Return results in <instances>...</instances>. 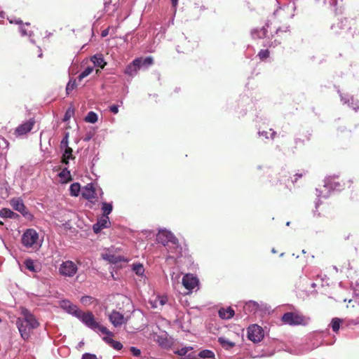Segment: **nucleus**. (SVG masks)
Returning <instances> with one entry per match:
<instances>
[{
    "label": "nucleus",
    "instance_id": "11",
    "mask_svg": "<svg viewBox=\"0 0 359 359\" xmlns=\"http://www.w3.org/2000/svg\"><path fill=\"white\" fill-rule=\"evenodd\" d=\"M198 283V278L192 274H187L182 278V284L189 290L194 289Z\"/></svg>",
    "mask_w": 359,
    "mask_h": 359
},
{
    "label": "nucleus",
    "instance_id": "15",
    "mask_svg": "<svg viewBox=\"0 0 359 359\" xmlns=\"http://www.w3.org/2000/svg\"><path fill=\"white\" fill-rule=\"evenodd\" d=\"M138 62H140V60H134L126 67L124 73L132 77L135 76L138 70H140V68L138 67Z\"/></svg>",
    "mask_w": 359,
    "mask_h": 359
},
{
    "label": "nucleus",
    "instance_id": "12",
    "mask_svg": "<svg viewBox=\"0 0 359 359\" xmlns=\"http://www.w3.org/2000/svg\"><path fill=\"white\" fill-rule=\"evenodd\" d=\"M81 195L85 199L89 201H92L93 199H95L96 198V193L93 184L89 183L83 187L81 189Z\"/></svg>",
    "mask_w": 359,
    "mask_h": 359
},
{
    "label": "nucleus",
    "instance_id": "59",
    "mask_svg": "<svg viewBox=\"0 0 359 359\" xmlns=\"http://www.w3.org/2000/svg\"><path fill=\"white\" fill-rule=\"evenodd\" d=\"M276 135V132L275 131H272L271 134V139H273L274 138V136Z\"/></svg>",
    "mask_w": 359,
    "mask_h": 359
},
{
    "label": "nucleus",
    "instance_id": "18",
    "mask_svg": "<svg viewBox=\"0 0 359 359\" xmlns=\"http://www.w3.org/2000/svg\"><path fill=\"white\" fill-rule=\"evenodd\" d=\"M259 308V304L255 301H249L245 303L243 309L246 313H255Z\"/></svg>",
    "mask_w": 359,
    "mask_h": 359
},
{
    "label": "nucleus",
    "instance_id": "31",
    "mask_svg": "<svg viewBox=\"0 0 359 359\" xmlns=\"http://www.w3.org/2000/svg\"><path fill=\"white\" fill-rule=\"evenodd\" d=\"M81 191V186L79 183L75 182L70 185L69 191L72 196H78Z\"/></svg>",
    "mask_w": 359,
    "mask_h": 359
},
{
    "label": "nucleus",
    "instance_id": "41",
    "mask_svg": "<svg viewBox=\"0 0 359 359\" xmlns=\"http://www.w3.org/2000/svg\"><path fill=\"white\" fill-rule=\"evenodd\" d=\"M59 177L60 178H62L67 181H69L72 180L71 178V174L69 170L67 169V168H65L60 173Z\"/></svg>",
    "mask_w": 359,
    "mask_h": 359
},
{
    "label": "nucleus",
    "instance_id": "21",
    "mask_svg": "<svg viewBox=\"0 0 359 359\" xmlns=\"http://www.w3.org/2000/svg\"><path fill=\"white\" fill-rule=\"evenodd\" d=\"M318 3H321L324 6H327L332 11L337 13V0H316Z\"/></svg>",
    "mask_w": 359,
    "mask_h": 359
},
{
    "label": "nucleus",
    "instance_id": "3",
    "mask_svg": "<svg viewBox=\"0 0 359 359\" xmlns=\"http://www.w3.org/2000/svg\"><path fill=\"white\" fill-rule=\"evenodd\" d=\"M156 240L166 247L170 253L173 254L172 257H179L182 255V247L179 244V241L171 231H159L156 236Z\"/></svg>",
    "mask_w": 359,
    "mask_h": 359
},
{
    "label": "nucleus",
    "instance_id": "42",
    "mask_svg": "<svg viewBox=\"0 0 359 359\" xmlns=\"http://www.w3.org/2000/svg\"><path fill=\"white\" fill-rule=\"evenodd\" d=\"M25 266L26 269L32 272H36L34 261L31 259H27L25 261Z\"/></svg>",
    "mask_w": 359,
    "mask_h": 359
},
{
    "label": "nucleus",
    "instance_id": "2",
    "mask_svg": "<svg viewBox=\"0 0 359 359\" xmlns=\"http://www.w3.org/2000/svg\"><path fill=\"white\" fill-rule=\"evenodd\" d=\"M22 317L16 320V325L21 335V337L27 340L29 338L32 331L39 327V323L27 309H22Z\"/></svg>",
    "mask_w": 359,
    "mask_h": 359
},
{
    "label": "nucleus",
    "instance_id": "64",
    "mask_svg": "<svg viewBox=\"0 0 359 359\" xmlns=\"http://www.w3.org/2000/svg\"><path fill=\"white\" fill-rule=\"evenodd\" d=\"M353 323L355 324V325L358 324L359 323V320H355Z\"/></svg>",
    "mask_w": 359,
    "mask_h": 359
},
{
    "label": "nucleus",
    "instance_id": "20",
    "mask_svg": "<svg viewBox=\"0 0 359 359\" xmlns=\"http://www.w3.org/2000/svg\"><path fill=\"white\" fill-rule=\"evenodd\" d=\"M341 100L344 102V104H348V106L351 107L355 111L359 109V100H355L353 97L351 98V102L349 99H346L342 95H340Z\"/></svg>",
    "mask_w": 359,
    "mask_h": 359
},
{
    "label": "nucleus",
    "instance_id": "46",
    "mask_svg": "<svg viewBox=\"0 0 359 359\" xmlns=\"http://www.w3.org/2000/svg\"><path fill=\"white\" fill-rule=\"evenodd\" d=\"M115 350L119 351L123 348V345L121 342L114 340L110 345Z\"/></svg>",
    "mask_w": 359,
    "mask_h": 359
},
{
    "label": "nucleus",
    "instance_id": "16",
    "mask_svg": "<svg viewBox=\"0 0 359 359\" xmlns=\"http://www.w3.org/2000/svg\"><path fill=\"white\" fill-rule=\"evenodd\" d=\"M218 314L222 319L229 320L234 316L235 312L231 307H228L226 309L222 308L219 310Z\"/></svg>",
    "mask_w": 359,
    "mask_h": 359
},
{
    "label": "nucleus",
    "instance_id": "26",
    "mask_svg": "<svg viewBox=\"0 0 359 359\" xmlns=\"http://www.w3.org/2000/svg\"><path fill=\"white\" fill-rule=\"evenodd\" d=\"M192 347L188 346V347H183L176 351L175 353L181 356H187L188 359H192L194 358V355L191 353H189L192 350Z\"/></svg>",
    "mask_w": 359,
    "mask_h": 359
},
{
    "label": "nucleus",
    "instance_id": "13",
    "mask_svg": "<svg viewBox=\"0 0 359 359\" xmlns=\"http://www.w3.org/2000/svg\"><path fill=\"white\" fill-rule=\"evenodd\" d=\"M35 121L33 119H29V121L20 124L15 129V134L17 135H23L29 132L34 126Z\"/></svg>",
    "mask_w": 359,
    "mask_h": 359
},
{
    "label": "nucleus",
    "instance_id": "24",
    "mask_svg": "<svg viewBox=\"0 0 359 359\" xmlns=\"http://www.w3.org/2000/svg\"><path fill=\"white\" fill-rule=\"evenodd\" d=\"M0 217L2 218L15 219L18 217V215L8 208H3L0 211Z\"/></svg>",
    "mask_w": 359,
    "mask_h": 359
},
{
    "label": "nucleus",
    "instance_id": "6",
    "mask_svg": "<svg viewBox=\"0 0 359 359\" xmlns=\"http://www.w3.org/2000/svg\"><path fill=\"white\" fill-rule=\"evenodd\" d=\"M325 191H320L316 189L317 196L318 198H327L331 191H339L341 189L342 186L339 182L335 181L334 177H329L325 180L324 186Z\"/></svg>",
    "mask_w": 359,
    "mask_h": 359
},
{
    "label": "nucleus",
    "instance_id": "58",
    "mask_svg": "<svg viewBox=\"0 0 359 359\" xmlns=\"http://www.w3.org/2000/svg\"><path fill=\"white\" fill-rule=\"evenodd\" d=\"M89 298H90V297H88V296L83 297L81 298V302H82L83 303H84V302H85V299H89Z\"/></svg>",
    "mask_w": 359,
    "mask_h": 359
},
{
    "label": "nucleus",
    "instance_id": "25",
    "mask_svg": "<svg viewBox=\"0 0 359 359\" xmlns=\"http://www.w3.org/2000/svg\"><path fill=\"white\" fill-rule=\"evenodd\" d=\"M73 150L72 148L66 149V150H63L62 154V163L65 164L66 165H68L69 164V160L73 159L74 156L72 155Z\"/></svg>",
    "mask_w": 359,
    "mask_h": 359
},
{
    "label": "nucleus",
    "instance_id": "44",
    "mask_svg": "<svg viewBox=\"0 0 359 359\" xmlns=\"http://www.w3.org/2000/svg\"><path fill=\"white\" fill-rule=\"evenodd\" d=\"M76 80H72L70 79L68 82L67 87H66V91L67 94H69L71 91H72L74 88L76 87Z\"/></svg>",
    "mask_w": 359,
    "mask_h": 359
},
{
    "label": "nucleus",
    "instance_id": "52",
    "mask_svg": "<svg viewBox=\"0 0 359 359\" xmlns=\"http://www.w3.org/2000/svg\"><path fill=\"white\" fill-rule=\"evenodd\" d=\"M109 109L113 114H116L118 112V106L116 104L111 105L110 106Z\"/></svg>",
    "mask_w": 359,
    "mask_h": 359
},
{
    "label": "nucleus",
    "instance_id": "48",
    "mask_svg": "<svg viewBox=\"0 0 359 359\" xmlns=\"http://www.w3.org/2000/svg\"><path fill=\"white\" fill-rule=\"evenodd\" d=\"M104 228H102V226H101L100 224L97 222L95 224H94L93 226V229L95 233H99Z\"/></svg>",
    "mask_w": 359,
    "mask_h": 359
},
{
    "label": "nucleus",
    "instance_id": "19",
    "mask_svg": "<svg viewBox=\"0 0 359 359\" xmlns=\"http://www.w3.org/2000/svg\"><path fill=\"white\" fill-rule=\"evenodd\" d=\"M135 60H140V62H138L140 69L141 68H148L154 62L153 58L151 56L146 57L145 58L137 57Z\"/></svg>",
    "mask_w": 359,
    "mask_h": 359
},
{
    "label": "nucleus",
    "instance_id": "38",
    "mask_svg": "<svg viewBox=\"0 0 359 359\" xmlns=\"http://www.w3.org/2000/svg\"><path fill=\"white\" fill-rule=\"evenodd\" d=\"M198 356L202 358H214L215 354L212 351L205 349V350L201 351L198 353Z\"/></svg>",
    "mask_w": 359,
    "mask_h": 359
},
{
    "label": "nucleus",
    "instance_id": "28",
    "mask_svg": "<svg viewBox=\"0 0 359 359\" xmlns=\"http://www.w3.org/2000/svg\"><path fill=\"white\" fill-rule=\"evenodd\" d=\"M267 29L265 27L260 29H255L251 31L252 38H263L266 36Z\"/></svg>",
    "mask_w": 359,
    "mask_h": 359
},
{
    "label": "nucleus",
    "instance_id": "4",
    "mask_svg": "<svg viewBox=\"0 0 359 359\" xmlns=\"http://www.w3.org/2000/svg\"><path fill=\"white\" fill-rule=\"evenodd\" d=\"M21 241L24 247L32 250H38L42 245L39 233L34 229H27L22 236Z\"/></svg>",
    "mask_w": 359,
    "mask_h": 359
},
{
    "label": "nucleus",
    "instance_id": "9",
    "mask_svg": "<svg viewBox=\"0 0 359 359\" xmlns=\"http://www.w3.org/2000/svg\"><path fill=\"white\" fill-rule=\"evenodd\" d=\"M282 321L287 325H299L304 323V318L296 313L287 312L282 316Z\"/></svg>",
    "mask_w": 359,
    "mask_h": 359
},
{
    "label": "nucleus",
    "instance_id": "8",
    "mask_svg": "<svg viewBox=\"0 0 359 359\" xmlns=\"http://www.w3.org/2000/svg\"><path fill=\"white\" fill-rule=\"evenodd\" d=\"M11 205L13 208L20 212L24 217H25L28 220H32L34 218L33 215L27 210V208L24 205L22 200L20 198H13L11 201Z\"/></svg>",
    "mask_w": 359,
    "mask_h": 359
},
{
    "label": "nucleus",
    "instance_id": "33",
    "mask_svg": "<svg viewBox=\"0 0 359 359\" xmlns=\"http://www.w3.org/2000/svg\"><path fill=\"white\" fill-rule=\"evenodd\" d=\"M29 23H26L25 25H22L20 27V32L22 36H29V38H31L32 32H31V31L28 32L27 30V29L25 28V26H29ZM30 41L33 43H34V41L32 39H30Z\"/></svg>",
    "mask_w": 359,
    "mask_h": 359
},
{
    "label": "nucleus",
    "instance_id": "27",
    "mask_svg": "<svg viewBox=\"0 0 359 359\" xmlns=\"http://www.w3.org/2000/svg\"><path fill=\"white\" fill-rule=\"evenodd\" d=\"M218 342L226 350H230L235 346V343L223 337L218 338Z\"/></svg>",
    "mask_w": 359,
    "mask_h": 359
},
{
    "label": "nucleus",
    "instance_id": "55",
    "mask_svg": "<svg viewBox=\"0 0 359 359\" xmlns=\"http://www.w3.org/2000/svg\"><path fill=\"white\" fill-rule=\"evenodd\" d=\"M302 177V174H299V173H297L295 175H294V180H292V183L294 184L298 178H300Z\"/></svg>",
    "mask_w": 359,
    "mask_h": 359
},
{
    "label": "nucleus",
    "instance_id": "30",
    "mask_svg": "<svg viewBox=\"0 0 359 359\" xmlns=\"http://www.w3.org/2000/svg\"><path fill=\"white\" fill-rule=\"evenodd\" d=\"M167 333L165 332L164 334L157 336L156 341L158 343V344L163 348H167L170 346V343L167 339Z\"/></svg>",
    "mask_w": 359,
    "mask_h": 359
},
{
    "label": "nucleus",
    "instance_id": "35",
    "mask_svg": "<svg viewBox=\"0 0 359 359\" xmlns=\"http://www.w3.org/2000/svg\"><path fill=\"white\" fill-rule=\"evenodd\" d=\"M85 121L88 123H95L97 121V115L94 111H89L85 118Z\"/></svg>",
    "mask_w": 359,
    "mask_h": 359
},
{
    "label": "nucleus",
    "instance_id": "22",
    "mask_svg": "<svg viewBox=\"0 0 359 359\" xmlns=\"http://www.w3.org/2000/svg\"><path fill=\"white\" fill-rule=\"evenodd\" d=\"M102 257L103 259L109 262V263H112V264H117L122 260V258L121 256H116L113 254L105 253V254H102Z\"/></svg>",
    "mask_w": 359,
    "mask_h": 359
},
{
    "label": "nucleus",
    "instance_id": "53",
    "mask_svg": "<svg viewBox=\"0 0 359 359\" xmlns=\"http://www.w3.org/2000/svg\"><path fill=\"white\" fill-rule=\"evenodd\" d=\"M287 31H289L288 27H284L283 28L280 27L277 29L276 34H278L280 32H286Z\"/></svg>",
    "mask_w": 359,
    "mask_h": 359
},
{
    "label": "nucleus",
    "instance_id": "23",
    "mask_svg": "<svg viewBox=\"0 0 359 359\" xmlns=\"http://www.w3.org/2000/svg\"><path fill=\"white\" fill-rule=\"evenodd\" d=\"M168 302V297L166 296H157L155 299L151 302L152 304V307L158 308V306H162L166 304Z\"/></svg>",
    "mask_w": 359,
    "mask_h": 359
},
{
    "label": "nucleus",
    "instance_id": "61",
    "mask_svg": "<svg viewBox=\"0 0 359 359\" xmlns=\"http://www.w3.org/2000/svg\"><path fill=\"white\" fill-rule=\"evenodd\" d=\"M15 23L16 24H22V20H15Z\"/></svg>",
    "mask_w": 359,
    "mask_h": 359
},
{
    "label": "nucleus",
    "instance_id": "36",
    "mask_svg": "<svg viewBox=\"0 0 359 359\" xmlns=\"http://www.w3.org/2000/svg\"><path fill=\"white\" fill-rule=\"evenodd\" d=\"M133 271L140 276H142L144 273V268L141 264H135L133 266Z\"/></svg>",
    "mask_w": 359,
    "mask_h": 359
},
{
    "label": "nucleus",
    "instance_id": "60",
    "mask_svg": "<svg viewBox=\"0 0 359 359\" xmlns=\"http://www.w3.org/2000/svg\"><path fill=\"white\" fill-rule=\"evenodd\" d=\"M0 18H4V12H2V11L0 12Z\"/></svg>",
    "mask_w": 359,
    "mask_h": 359
},
{
    "label": "nucleus",
    "instance_id": "51",
    "mask_svg": "<svg viewBox=\"0 0 359 359\" xmlns=\"http://www.w3.org/2000/svg\"><path fill=\"white\" fill-rule=\"evenodd\" d=\"M7 145L8 143L4 137H0V148H6L7 147Z\"/></svg>",
    "mask_w": 359,
    "mask_h": 359
},
{
    "label": "nucleus",
    "instance_id": "45",
    "mask_svg": "<svg viewBox=\"0 0 359 359\" xmlns=\"http://www.w3.org/2000/svg\"><path fill=\"white\" fill-rule=\"evenodd\" d=\"M258 56L260 58V60H264L269 57V51L268 50H261L258 53Z\"/></svg>",
    "mask_w": 359,
    "mask_h": 359
},
{
    "label": "nucleus",
    "instance_id": "56",
    "mask_svg": "<svg viewBox=\"0 0 359 359\" xmlns=\"http://www.w3.org/2000/svg\"><path fill=\"white\" fill-rule=\"evenodd\" d=\"M108 32H109V31H108V29H104V30H103V31L102 32L101 36H102V37H105V36H107V34H108Z\"/></svg>",
    "mask_w": 359,
    "mask_h": 359
},
{
    "label": "nucleus",
    "instance_id": "37",
    "mask_svg": "<svg viewBox=\"0 0 359 359\" xmlns=\"http://www.w3.org/2000/svg\"><path fill=\"white\" fill-rule=\"evenodd\" d=\"M97 222L100 224L102 228H107L109 226L110 222L108 216L103 215L98 220Z\"/></svg>",
    "mask_w": 359,
    "mask_h": 359
},
{
    "label": "nucleus",
    "instance_id": "40",
    "mask_svg": "<svg viewBox=\"0 0 359 359\" xmlns=\"http://www.w3.org/2000/svg\"><path fill=\"white\" fill-rule=\"evenodd\" d=\"M69 144V133H65L64 137L60 142V149L62 150H66V149L70 148L68 146Z\"/></svg>",
    "mask_w": 359,
    "mask_h": 359
},
{
    "label": "nucleus",
    "instance_id": "43",
    "mask_svg": "<svg viewBox=\"0 0 359 359\" xmlns=\"http://www.w3.org/2000/svg\"><path fill=\"white\" fill-rule=\"evenodd\" d=\"M74 109L72 107H69L64 115L63 121L66 122L69 121L71 117L74 116Z\"/></svg>",
    "mask_w": 359,
    "mask_h": 359
},
{
    "label": "nucleus",
    "instance_id": "54",
    "mask_svg": "<svg viewBox=\"0 0 359 359\" xmlns=\"http://www.w3.org/2000/svg\"><path fill=\"white\" fill-rule=\"evenodd\" d=\"M259 135L260 136L265 137V138H266V139L269 138V137H268V132H266V131H260V132H259Z\"/></svg>",
    "mask_w": 359,
    "mask_h": 359
},
{
    "label": "nucleus",
    "instance_id": "50",
    "mask_svg": "<svg viewBox=\"0 0 359 359\" xmlns=\"http://www.w3.org/2000/svg\"><path fill=\"white\" fill-rule=\"evenodd\" d=\"M130 351L132 352L133 355L137 356V357L140 356V353H141L140 350L139 348H136V347H134V346L130 347Z\"/></svg>",
    "mask_w": 359,
    "mask_h": 359
},
{
    "label": "nucleus",
    "instance_id": "29",
    "mask_svg": "<svg viewBox=\"0 0 359 359\" xmlns=\"http://www.w3.org/2000/svg\"><path fill=\"white\" fill-rule=\"evenodd\" d=\"M346 24H347L346 19L341 20L337 24H333L331 26V29H332L334 33H339V29H344L346 28Z\"/></svg>",
    "mask_w": 359,
    "mask_h": 359
},
{
    "label": "nucleus",
    "instance_id": "34",
    "mask_svg": "<svg viewBox=\"0 0 359 359\" xmlns=\"http://www.w3.org/2000/svg\"><path fill=\"white\" fill-rule=\"evenodd\" d=\"M113 209V206L111 203L103 202L102 210L103 211V215L108 216L109 215Z\"/></svg>",
    "mask_w": 359,
    "mask_h": 359
},
{
    "label": "nucleus",
    "instance_id": "1",
    "mask_svg": "<svg viewBox=\"0 0 359 359\" xmlns=\"http://www.w3.org/2000/svg\"><path fill=\"white\" fill-rule=\"evenodd\" d=\"M59 305L60 308H62L64 311H65L69 314L72 315L73 316L77 318L80 320L86 327L93 330L96 332H101L102 334H107L111 335V332L108 330V329L101 325L98 322H97L95 319V316L92 312H83L80 310L76 305L72 304L68 299H62L60 301Z\"/></svg>",
    "mask_w": 359,
    "mask_h": 359
},
{
    "label": "nucleus",
    "instance_id": "17",
    "mask_svg": "<svg viewBox=\"0 0 359 359\" xmlns=\"http://www.w3.org/2000/svg\"><path fill=\"white\" fill-rule=\"evenodd\" d=\"M91 62L94 64L95 66L99 67L101 69H103L107 62L104 60V57L102 54H96L91 57Z\"/></svg>",
    "mask_w": 359,
    "mask_h": 359
},
{
    "label": "nucleus",
    "instance_id": "47",
    "mask_svg": "<svg viewBox=\"0 0 359 359\" xmlns=\"http://www.w3.org/2000/svg\"><path fill=\"white\" fill-rule=\"evenodd\" d=\"M82 359H98L95 354L86 353L82 355Z\"/></svg>",
    "mask_w": 359,
    "mask_h": 359
},
{
    "label": "nucleus",
    "instance_id": "32",
    "mask_svg": "<svg viewBox=\"0 0 359 359\" xmlns=\"http://www.w3.org/2000/svg\"><path fill=\"white\" fill-rule=\"evenodd\" d=\"M341 323V320L338 318H334L332 320L330 326L334 332H337L340 328V325Z\"/></svg>",
    "mask_w": 359,
    "mask_h": 359
},
{
    "label": "nucleus",
    "instance_id": "39",
    "mask_svg": "<svg viewBox=\"0 0 359 359\" xmlns=\"http://www.w3.org/2000/svg\"><path fill=\"white\" fill-rule=\"evenodd\" d=\"M93 71V67H88L86 68L78 76V79L79 81H81L82 79H83L85 77L88 76L89 74H90Z\"/></svg>",
    "mask_w": 359,
    "mask_h": 359
},
{
    "label": "nucleus",
    "instance_id": "62",
    "mask_svg": "<svg viewBox=\"0 0 359 359\" xmlns=\"http://www.w3.org/2000/svg\"><path fill=\"white\" fill-rule=\"evenodd\" d=\"M90 139V137H86L84 139V140H85V141H88Z\"/></svg>",
    "mask_w": 359,
    "mask_h": 359
},
{
    "label": "nucleus",
    "instance_id": "7",
    "mask_svg": "<svg viewBox=\"0 0 359 359\" xmlns=\"http://www.w3.org/2000/svg\"><path fill=\"white\" fill-rule=\"evenodd\" d=\"M78 271L76 264L70 260L62 262L59 267V273L65 277L72 278L76 275Z\"/></svg>",
    "mask_w": 359,
    "mask_h": 359
},
{
    "label": "nucleus",
    "instance_id": "10",
    "mask_svg": "<svg viewBox=\"0 0 359 359\" xmlns=\"http://www.w3.org/2000/svg\"><path fill=\"white\" fill-rule=\"evenodd\" d=\"M263 330L257 325H253L248 329V338L253 342H259L263 339Z\"/></svg>",
    "mask_w": 359,
    "mask_h": 359
},
{
    "label": "nucleus",
    "instance_id": "49",
    "mask_svg": "<svg viewBox=\"0 0 359 359\" xmlns=\"http://www.w3.org/2000/svg\"><path fill=\"white\" fill-rule=\"evenodd\" d=\"M111 334H113L111 332ZM107 336L106 337H104L102 339L103 340L107 343L109 345H111L112 341H114V339L111 338V337L114 335V334H111V335H109V334H105Z\"/></svg>",
    "mask_w": 359,
    "mask_h": 359
},
{
    "label": "nucleus",
    "instance_id": "14",
    "mask_svg": "<svg viewBox=\"0 0 359 359\" xmlns=\"http://www.w3.org/2000/svg\"><path fill=\"white\" fill-rule=\"evenodd\" d=\"M109 319L114 327H119L125 323L123 315L116 311L109 314Z\"/></svg>",
    "mask_w": 359,
    "mask_h": 359
},
{
    "label": "nucleus",
    "instance_id": "63",
    "mask_svg": "<svg viewBox=\"0 0 359 359\" xmlns=\"http://www.w3.org/2000/svg\"><path fill=\"white\" fill-rule=\"evenodd\" d=\"M83 345V341H81L79 344V346H81Z\"/></svg>",
    "mask_w": 359,
    "mask_h": 359
},
{
    "label": "nucleus",
    "instance_id": "57",
    "mask_svg": "<svg viewBox=\"0 0 359 359\" xmlns=\"http://www.w3.org/2000/svg\"><path fill=\"white\" fill-rule=\"evenodd\" d=\"M172 6L175 8L178 4V0H171Z\"/></svg>",
    "mask_w": 359,
    "mask_h": 359
},
{
    "label": "nucleus",
    "instance_id": "5",
    "mask_svg": "<svg viewBox=\"0 0 359 359\" xmlns=\"http://www.w3.org/2000/svg\"><path fill=\"white\" fill-rule=\"evenodd\" d=\"M278 8L274 11V15H282L284 18H292L296 9L295 2L292 0H276Z\"/></svg>",
    "mask_w": 359,
    "mask_h": 359
}]
</instances>
